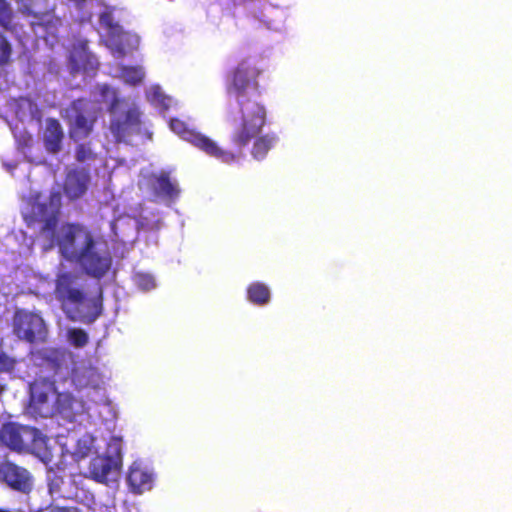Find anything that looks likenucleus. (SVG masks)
<instances>
[{
	"mask_svg": "<svg viewBox=\"0 0 512 512\" xmlns=\"http://www.w3.org/2000/svg\"><path fill=\"white\" fill-rule=\"evenodd\" d=\"M101 94L102 95H106L107 93L111 92L113 94V99L109 105V108H108V111L111 113V114H114L117 110V107L118 105L120 104V102H122L123 100H121L120 98L117 97V93H116V90L111 88L109 85L107 84H104L101 86Z\"/></svg>",
	"mask_w": 512,
	"mask_h": 512,
	"instance_id": "27",
	"label": "nucleus"
},
{
	"mask_svg": "<svg viewBox=\"0 0 512 512\" xmlns=\"http://www.w3.org/2000/svg\"><path fill=\"white\" fill-rule=\"evenodd\" d=\"M261 69L249 59L242 60L226 78V92L234 96L240 108V118L235 121L231 134L232 145L246 148L266 124V109L252 95H259L258 78Z\"/></svg>",
	"mask_w": 512,
	"mask_h": 512,
	"instance_id": "2",
	"label": "nucleus"
},
{
	"mask_svg": "<svg viewBox=\"0 0 512 512\" xmlns=\"http://www.w3.org/2000/svg\"><path fill=\"white\" fill-rule=\"evenodd\" d=\"M42 140L48 153L57 154L62 150L64 131L58 119H46Z\"/></svg>",
	"mask_w": 512,
	"mask_h": 512,
	"instance_id": "14",
	"label": "nucleus"
},
{
	"mask_svg": "<svg viewBox=\"0 0 512 512\" xmlns=\"http://www.w3.org/2000/svg\"><path fill=\"white\" fill-rule=\"evenodd\" d=\"M261 131L254 137L253 146L251 149V154L254 159L262 160L266 157L269 150L274 146L277 141V136L275 134H265L259 136ZM253 138L250 140V142Z\"/></svg>",
	"mask_w": 512,
	"mask_h": 512,
	"instance_id": "16",
	"label": "nucleus"
},
{
	"mask_svg": "<svg viewBox=\"0 0 512 512\" xmlns=\"http://www.w3.org/2000/svg\"><path fill=\"white\" fill-rule=\"evenodd\" d=\"M11 54V46L7 40L2 37V65L5 64Z\"/></svg>",
	"mask_w": 512,
	"mask_h": 512,
	"instance_id": "29",
	"label": "nucleus"
},
{
	"mask_svg": "<svg viewBox=\"0 0 512 512\" xmlns=\"http://www.w3.org/2000/svg\"><path fill=\"white\" fill-rule=\"evenodd\" d=\"M13 334L27 343L45 342L48 329L43 317L27 309H16L12 318Z\"/></svg>",
	"mask_w": 512,
	"mask_h": 512,
	"instance_id": "6",
	"label": "nucleus"
},
{
	"mask_svg": "<svg viewBox=\"0 0 512 512\" xmlns=\"http://www.w3.org/2000/svg\"><path fill=\"white\" fill-rule=\"evenodd\" d=\"M69 340L76 347H84L88 343L87 333L79 328L69 330Z\"/></svg>",
	"mask_w": 512,
	"mask_h": 512,
	"instance_id": "24",
	"label": "nucleus"
},
{
	"mask_svg": "<svg viewBox=\"0 0 512 512\" xmlns=\"http://www.w3.org/2000/svg\"><path fill=\"white\" fill-rule=\"evenodd\" d=\"M65 118L69 125V137L78 142L90 136L97 121V114L90 100L78 98L65 109Z\"/></svg>",
	"mask_w": 512,
	"mask_h": 512,
	"instance_id": "5",
	"label": "nucleus"
},
{
	"mask_svg": "<svg viewBox=\"0 0 512 512\" xmlns=\"http://www.w3.org/2000/svg\"><path fill=\"white\" fill-rule=\"evenodd\" d=\"M99 22L107 30L110 41L116 46L120 45L123 30L118 23L114 22L112 13L109 11L102 12L99 16Z\"/></svg>",
	"mask_w": 512,
	"mask_h": 512,
	"instance_id": "17",
	"label": "nucleus"
},
{
	"mask_svg": "<svg viewBox=\"0 0 512 512\" xmlns=\"http://www.w3.org/2000/svg\"><path fill=\"white\" fill-rule=\"evenodd\" d=\"M92 306H93V313L88 315L86 318L87 323L94 322L101 314L103 309V297H102V291L100 290V293L98 297L94 298L92 300Z\"/></svg>",
	"mask_w": 512,
	"mask_h": 512,
	"instance_id": "26",
	"label": "nucleus"
},
{
	"mask_svg": "<svg viewBox=\"0 0 512 512\" xmlns=\"http://www.w3.org/2000/svg\"><path fill=\"white\" fill-rule=\"evenodd\" d=\"M2 512H9V511H6V510H2Z\"/></svg>",
	"mask_w": 512,
	"mask_h": 512,
	"instance_id": "34",
	"label": "nucleus"
},
{
	"mask_svg": "<svg viewBox=\"0 0 512 512\" xmlns=\"http://www.w3.org/2000/svg\"><path fill=\"white\" fill-rule=\"evenodd\" d=\"M89 183L90 175L85 169L73 168L65 175L63 192L69 200H78L87 192Z\"/></svg>",
	"mask_w": 512,
	"mask_h": 512,
	"instance_id": "12",
	"label": "nucleus"
},
{
	"mask_svg": "<svg viewBox=\"0 0 512 512\" xmlns=\"http://www.w3.org/2000/svg\"><path fill=\"white\" fill-rule=\"evenodd\" d=\"M62 196L59 191L49 195L47 203L33 201L27 212L23 213V220L27 227L39 226V233L52 245H56L60 254L68 262L80 266L88 276L100 279L109 271L112 258L107 249L99 246L102 237L86 225L78 222H66L56 234L61 214Z\"/></svg>",
	"mask_w": 512,
	"mask_h": 512,
	"instance_id": "1",
	"label": "nucleus"
},
{
	"mask_svg": "<svg viewBox=\"0 0 512 512\" xmlns=\"http://www.w3.org/2000/svg\"><path fill=\"white\" fill-rule=\"evenodd\" d=\"M247 298L255 305H266L270 301V289L264 283L253 282L247 288Z\"/></svg>",
	"mask_w": 512,
	"mask_h": 512,
	"instance_id": "18",
	"label": "nucleus"
},
{
	"mask_svg": "<svg viewBox=\"0 0 512 512\" xmlns=\"http://www.w3.org/2000/svg\"><path fill=\"white\" fill-rule=\"evenodd\" d=\"M48 401V394L39 385L32 384L30 388V403L35 406H42Z\"/></svg>",
	"mask_w": 512,
	"mask_h": 512,
	"instance_id": "23",
	"label": "nucleus"
},
{
	"mask_svg": "<svg viewBox=\"0 0 512 512\" xmlns=\"http://www.w3.org/2000/svg\"><path fill=\"white\" fill-rule=\"evenodd\" d=\"M14 360L2 353V371H10L13 368Z\"/></svg>",
	"mask_w": 512,
	"mask_h": 512,
	"instance_id": "30",
	"label": "nucleus"
},
{
	"mask_svg": "<svg viewBox=\"0 0 512 512\" xmlns=\"http://www.w3.org/2000/svg\"><path fill=\"white\" fill-rule=\"evenodd\" d=\"M2 444L19 453H30L45 463L52 458L48 437L35 427L13 422L3 424Z\"/></svg>",
	"mask_w": 512,
	"mask_h": 512,
	"instance_id": "3",
	"label": "nucleus"
},
{
	"mask_svg": "<svg viewBox=\"0 0 512 512\" xmlns=\"http://www.w3.org/2000/svg\"><path fill=\"white\" fill-rule=\"evenodd\" d=\"M163 97L160 89L157 87V88H154L153 91H152V94L151 96H149V100L151 102H161V98Z\"/></svg>",
	"mask_w": 512,
	"mask_h": 512,
	"instance_id": "31",
	"label": "nucleus"
},
{
	"mask_svg": "<svg viewBox=\"0 0 512 512\" xmlns=\"http://www.w3.org/2000/svg\"><path fill=\"white\" fill-rule=\"evenodd\" d=\"M157 191L168 198H175L179 194V189L171 182L167 174H162L157 178Z\"/></svg>",
	"mask_w": 512,
	"mask_h": 512,
	"instance_id": "21",
	"label": "nucleus"
},
{
	"mask_svg": "<svg viewBox=\"0 0 512 512\" xmlns=\"http://www.w3.org/2000/svg\"><path fill=\"white\" fill-rule=\"evenodd\" d=\"M1 9H2V16L8 12L10 10V7H9V4L5 1V0H2V6H1Z\"/></svg>",
	"mask_w": 512,
	"mask_h": 512,
	"instance_id": "32",
	"label": "nucleus"
},
{
	"mask_svg": "<svg viewBox=\"0 0 512 512\" xmlns=\"http://www.w3.org/2000/svg\"><path fill=\"white\" fill-rule=\"evenodd\" d=\"M75 398L68 393H60L57 395L55 401V410L59 413L63 418L73 420L74 413V404Z\"/></svg>",
	"mask_w": 512,
	"mask_h": 512,
	"instance_id": "19",
	"label": "nucleus"
},
{
	"mask_svg": "<svg viewBox=\"0 0 512 512\" xmlns=\"http://www.w3.org/2000/svg\"><path fill=\"white\" fill-rule=\"evenodd\" d=\"M142 112L139 107L132 105L122 114H114L110 120L109 130L115 143H126L128 138L141 130Z\"/></svg>",
	"mask_w": 512,
	"mask_h": 512,
	"instance_id": "7",
	"label": "nucleus"
},
{
	"mask_svg": "<svg viewBox=\"0 0 512 512\" xmlns=\"http://www.w3.org/2000/svg\"><path fill=\"white\" fill-rule=\"evenodd\" d=\"M112 454L96 455L89 463V476L98 483L107 484L112 474L121 468V449L118 443L113 444Z\"/></svg>",
	"mask_w": 512,
	"mask_h": 512,
	"instance_id": "8",
	"label": "nucleus"
},
{
	"mask_svg": "<svg viewBox=\"0 0 512 512\" xmlns=\"http://www.w3.org/2000/svg\"><path fill=\"white\" fill-rule=\"evenodd\" d=\"M76 279V275L71 272H63L57 276L55 292L60 301L75 305H79L84 302L85 293L83 290L74 286Z\"/></svg>",
	"mask_w": 512,
	"mask_h": 512,
	"instance_id": "13",
	"label": "nucleus"
},
{
	"mask_svg": "<svg viewBox=\"0 0 512 512\" xmlns=\"http://www.w3.org/2000/svg\"><path fill=\"white\" fill-rule=\"evenodd\" d=\"M2 481L14 491L28 494L33 488V477L24 467L10 461L2 462Z\"/></svg>",
	"mask_w": 512,
	"mask_h": 512,
	"instance_id": "10",
	"label": "nucleus"
},
{
	"mask_svg": "<svg viewBox=\"0 0 512 512\" xmlns=\"http://www.w3.org/2000/svg\"><path fill=\"white\" fill-rule=\"evenodd\" d=\"M144 71L137 66H122L120 69V78L129 85H138L144 79Z\"/></svg>",
	"mask_w": 512,
	"mask_h": 512,
	"instance_id": "20",
	"label": "nucleus"
},
{
	"mask_svg": "<svg viewBox=\"0 0 512 512\" xmlns=\"http://www.w3.org/2000/svg\"><path fill=\"white\" fill-rule=\"evenodd\" d=\"M76 4L78 5H82L84 4L87 0H73Z\"/></svg>",
	"mask_w": 512,
	"mask_h": 512,
	"instance_id": "33",
	"label": "nucleus"
},
{
	"mask_svg": "<svg viewBox=\"0 0 512 512\" xmlns=\"http://www.w3.org/2000/svg\"><path fill=\"white\" fill-rule=\"evenodd\" d=\"M18 11L36 20L35 24L45 27L55 26L60 19L54 15V7L49 0H14Z\"/></svg>",
	"mask_w": 512,
	"mask_h": 512,
	"instance_id": "9",
	"label": "nucleus"
},
{
	"mask_svg": "<svg viewBox=\"0 0 512 512\" xmlns=\"http://www.w3.org/2000/svg\"><path fill=\"white\" fill-rule=\"evenodd\" d=\"M96 158V154L92 151L89 144L81 143L76 146L75 149V159L79 163H83L85 161L94 160Z\"/></svg>",
	"mask_w": 512,
	"mask_h": 512,
	"instance_id": "22",
	"label": "nucleus"
},
{
	"mask_svg": "<svg viewBox=\"0 0 512 512\" xmlns=\"http://www.w3.org/2000/svg\"><path fill=\"white\" fill-rule=\"evenodd\" d=\"M134 282L142 290L148 291L155 287L154 278L146 273H136L134 275Z\"/></svg>",
	"mask_w": 512,
	"mask_h": 512,
	"instance_id": "25",
	"label": "nucleus"
},
{
	"mask_svg": "<svg viewBox=\"0 0 512 512\" xmlns=\"http://www.w3.org/2000/svg\"><path fill=\"white\" fill-rule=\"evenodd\" d=\"M46 512H81V510L74 506L50 505Z\"/></svg>",
	"mask_w": 512,
	"mask_h": 512,
	"instance_id": "28",
	"label": "nucleus"
},
{
	"mask_svg": "<svg viewBox=\"0 0 512 512\" xmlns=\"http://www.w3.org/2000/svg\"><path fill=\"white\" fill-rule=\"evenodd\" d=\"M130 491L134 494H142L153 486V476L138 465H132L127 475Z\"/></svg>",
	"mask_w": 512,
	"mask_h": 512,
	"instance_id": "15",
	"label": "nucleus"
},
{
	"mask_svg": "<svg viewBox=\"0 0 512 512\" xmlns=\"http://www.w3.org/2000/svg\"><path fill=\"white\" fill-rule=\"evenodd\" d=\"M69 64L72 73L94 72L99 67L97 58L88 50L87 40H79L72 45Z\"/></svg>",
	"mask_w": 512,
	"mask_h": 512,
	"instance_id": "11",
	"label": "nucleus"
},
{
	"mask_svg": "<svg viewBox=\"0 0 512 512\" xmlns=\"http://www.w3.org/2000/svg\"><path fill=\"white\" fill-rule=\"evenodd\" d=\"M170 128L183 140L222 163L232 164L244 156L245 148L233 145L232 150L223 149L208 136L186 127L185 123L179 119H171Z\"/></svg>",
	"mask_w": 512,
	"mask_h": 512,
	"instance_id": "4",
	"label": "nucleus"
}]
</instances>
